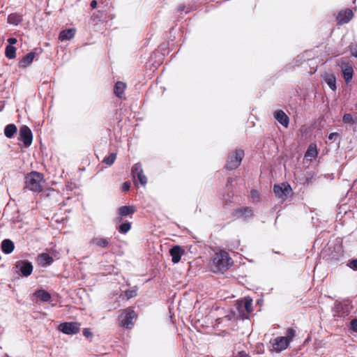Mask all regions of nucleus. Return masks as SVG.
I'll return each mask as SVG.
<instances>
[{"label": "nucleus", "mask_w": 357, "mask_h": 357, "mask_svg": "<svg viewBox=\"0 0 357 357\" xmlns=\"http://www.w3.org/2000/svg\"><path fill=\"white\" fill-rule=\"evenodd\" d=\"M348 266L353 270H357V259L350 260L348 264Z\"/></svg>", "instance_id": "obj_35"}, {"label": "nucleus", "mask_w": 357, "mask_h": 357, "mask_svg": "<svg viewBox=\"0 0 357 357\" xmlns=\"http://www.w3.org/2000/svg\"><path fill=\"white\" fill-rule=\"evenodd\" d=\"M17 132V128L14 123H9L4 128V135L7 138L11 139Z\"/></svg>", "instance_id": "obj_21"}, {"label": "nucleus", "mask_w": 357, "mask_h": 357, "mask_svg": "<svg viewBox=\"0 0 357 357\" xmlns=\"http://www.w3.org/2000/svg\"><path fill=\"white\" fill-rule=\"evenodd\" d=\"M292 189L287 182H283L273 185V192L278 198L285 200L291 195Z\"/></svg>", "instance_id": "obj_4"}, {"label": "nucleus", "mask_w": 357, "mask_h": 357, "mask_svg": "<svg viewBox=\"0 0 357 357\" xmlns=\"http://www.w3.org/2000/svg\"><path fill=\"white\" fill-rule=\"evenodd\" d=\"M324 80L332 91H335L337 89L336 77L335 75L326 73L324 76Z\"/></svg>", "instance_id": "obj_19"}, {"label": "nucleus", "mask_w": 357, "mask_h": 357, "mask_svg": "<svg viewBox=\"0 0 357 357\" xmlns=\"http://www.w3.org/2000/svg\"><path fill=\"white\" fill-rule=\"evenodd\" d=\"M136 317L134 310L130 309L125 310L119 317V321L122 326L130 328L133 325V320Z\"/></svg>", "instance_id": "obj_7"}, {"label": "nucleus", "mask_w": 357, "mask_h": 357, "mask_svg": "<svg viewBox=\"0 0 357 357\" xmlns=\"http://www.w3.org/2000/svg\"><path fill=\"white\" fill-rule=\"evenodd\" d=\"M295 335V331L292 328H289L286 333V337L289 340V342L292 340L293 337Z\"/></svg>", "instance_id": "obj_34"}, {"label": "nucleus", "mask_w": 357, "mask_h": 357, "mask_svg": "<svg viewBox=\"0 0 357 357\" xmlns=\"http://www.w3.org/2000/svg\"><path fill=\"white\" fill-rule=\"evenodd\" d=\"M165 245H169L167 243H165Z\"/></svg>", "instance_id": "obj_50"}, {"label": "nucleus", "mask_w": 357, "mask_h": 357, "mask_svg": "<svg viewBox=\"0 0 357 357\" xmlns=\"http://www.w3.org/2000/svg\"><path fill=\"white\" fill-rule=\"evenodd\" d=\"M239 305L241 307L243 305V307L248 313L252 312V300L249 298H245L243 301H241Z\"/></svg>", "instance_id": "obj_27"}, {"label": "nucleus", "mask_w": 357, "mask_h": 357, "mask_svg": "<svg viewBox=\"0 0 357 357\" xmlns=\"http://www.w3.org/2000/svg\"><path fill=\"white\" fill-rule=\"evenodd\" d=\"M275 253H280L279 251H273Z\"/></svg>", "instance_id": "obj_49"}, {"label": "nucleus", "mask_w": 357, "mask_h": 357, "mask_svg": "<svg viewBox=\"0 0 357 357\" xmlns=\"http://www.w3.org/2000/svg\"><path fill=\"white\" fill-rule=\"evenodd\" d=\"M351 328L357 332V319H354L351 322Z\"/></svg>", "instance_id": "obj_42"}, {"label": "nucleus", "mask_w": 357, "mask_h": 357, "mask_svg": "<svg viewBox=\"0 0 357 357\" xmlns=\"http://www.w3.org/2000/svg\"><path fill=\"white\" fill-rule=\"evenodd\" d=\"M245 153L243 149H236L228 154L227 163L225 168L227 170H234L237 169L244 158Z\"/></svg>", "instance_id": "obj_3"}, {"label": "nucleus", "mask_w": 357, "mask_h": 357, "mask_svg": "<svg viewBox=\"0 0 357 357\" xmlns=\"http://www.w3.org/2000/svg\"><path fill=\"white\" fill-rule=\"evenodd\" d=\"M116 158V153H110L107 156L105 157L102 162L107 165H112L115 162V160Z\"/></svg>", "instance_id": "obj_31"}, {"label": "nucleus", "mask_w": 357, "mask_h": 357, "mask_svg": "<svg viewBox=\"0 0 357 357\" xmlns=\"http://www.w3.org/2000/svg\"><path fill=\"white\" fill-rule=\"evenodd\" d=\"M5 357H10V356H7V355H6Z\"/></svg>", "instance_id": "obj_51"}, {"label": "nucleus", "mask_w": 357, "mask_h": 357, "mask_svg": "<svg viewBox=\"0 0 357 357\" xmlns=\"http://www.w3.org/2000/svg\"><path fill=\"white\" fill-rule=\"evenodd\" d=\"M98 2L96 0H92L90 3V6L92 9H95L97 8Z\"/></svg>", "instance_id": "obj_44"}, {"label": "nucleus", "mask_w": 357, "mask_h": 357, "mask_svg": "<svg viewBox=\"0 0 357 357\" xmlns=\"http://www.w3.org/2000/svg\"><path fill=\"white\" fill-rule=\"evenodd\" d=\"M15 267L22 273V275L25 277L30 275L33 271V266L31 263L26 261H17Z\"/></svg>", "instance_id": "obj_10"}, {"label": "nucleus", "mask_w": 357, "mask_h": 357, "mask_svg": "<svg viewBox=\"0 0 357 357\" xmlns=\"http://www.w3.org/2000/svg\"><path fill=\"white\" fill-rule=\"evenodd\" d=\"M22 20V15L17 13H10L8 16V23L15 26L20 24Z\"/></svg>", "instance_id": "obj_22"}, {"label": "nucleus", "mask_w": 357, "mask_h": 357, "mask_svg": "<svg viewBox=\"0 0 357 357\" xmlns=\"http://www.w3.org/2000/svg\"><path fill=\"white\" fill-rule=\"evenodd\" d=\"M342 122L344 123H348L351 125L356 124L357 118H354L351 114L346 113L342 116Z\"/></svg>", "instance_id": "obj_28"}, {"label": "nucleus", "mask_w": 357, "mask_h": 357, "mask_svg": "<svg viewBox=\"0 0 357 357\" xmlns=\"http://www.w3.org/2000/svg\"><path fill=\"white\" fill-rule=\"evenodd\" d=\"M54 261L53 257H51L47 253H42L38 255L37 261L38 264L41 266H50Z\"/></svg>", "instance_id": "obj_18"}, {"label": "nucleus", "mask_w": 357, "mask_h": 357, "mask_svg": "<svg viewBox=\"0 0 357 357\" xmlns=\"http://www.w3.org/2000/svg\"><path fill=\"white\" fill-rule=\"evenodd\" d=\"M254 193H255V190L252 191V196H254Z\"/></svg>", "instance_id": "obj_48"}, {"label": "nucleus", "mask_w": 357, "mask_h": 357, "mask_svg": "<svg viewBox=\"0 0 357 357\" xmlns=\"http://www.w3.org/2000/svg\"><path fill=\"white\" fill-rule=\"evenodd\" d=\"M109 243H112L109 238L94 237L90 241L91 245L98 246L108 245Z\"/></svg>", "instance_id": "obj_24"}, {"label": "nucleus", "mask_w": 357, "mask_h": 357, "mask_svg": "<svg viewBox=\"0 0 357 357\" xmlns=\"http://www.w3.org/2000/svg\"><path fill=\"white\" fill-rule=\"evenodd\" d=\"M8 43H9L8 45H13L17 43V40L16 38L10 37L7 40Z\"/></svg>", "instance_id": "obj_41"}, {"label": "nucleus", "mask_w": 357, "mask_h": 357, "mask_svg": "<svg viewBox=\"0 0 357 357\" xmlns=\"http://www.w3.org/2000/svg\"><path fill=\"white\" fill-rule=\"evenodd\" d=\"M1 248H2L3 252L5 254H10L13 251L15 247H1Z\"/></svg>", "instance_id": "obj_40"}, {"label": "nucleus", "mask_w": 357, "mask_h": 357, "mask_svg": "<svg viewBox=\"0 0 357 357\" xmlns=\"http://www.w3.org/2000/svg\"><path fill=\"white\" fill-rule=\"evenodd\" d=\"M353 16V11L349 8H347L338 13L337 20L340 24H347L352 19Z\"/></svg>", "instance_id": "obj_13"}, {"label": "nucleus", "mask_w": 357, "mask_h": 357, "mask_svg": "<svg viewBox=\"0 0 357 357\" xmlns=\"http://www.w3.org/2000/svg\"><path fill=\"white\" fill-rule=\"evenodd\" d=\"M130 188V183L128 181H125L122 185V190L124 192H127Z\"/></svg>", "instance_id": "obj_39"}, {"label": "nucleus", "mask_w": 357, "mask_h": 357, "mask_svg": "<svg viewBox=\"0 0 357 357\" xmlns=\"http://www.w3.org/2000/svg\"><path fill=\"white\" fill-rule=\"evenodd\" d=\"M0 245H14V243L9 238L3 239Z\"/></svg>", "instance_id": "obj_38"}, {"label": "nucleus", "mask_w": 357, "mask_h": 357, "mask_svg": "<svg viewBox=\"0 0 357 357\" xmlns=\"http://www.w3.org/2000/svg\"><path fill=\"white\" fill-rule=\"evenodd\" d=\"M43 178V174L37 172H31L25 177L24 188L33 192L41 191L40 181Z\"/></svg>", "instance_id": "obj_2"}, {"label": "nucleus", "mask_w": 357, "mask_h": 357, "mask_svg": "<svg viewBox=\"0 0 357 357\" xmlns=\"http://www.w3.org/2000/svg\"><path fill=\"white\" fill-rule=\"evenodd\" d=\"M233 264V260L228 252L224 250L215 252L211 257L210 268L213 273L224 272Z\"/></svg>", "instance_id": "obj_1"}, {"label": "nucleus", "mask_w": 357, "mask_h": 357, "mask_svg": "<svg viewBox=\"0 0 357 357\" xmlns=\"http://www.w3.org/2000/svg\"><path fill=\"white\" fill-rule=\"evenodd\" d=\"M328 245L329 241L326 239L322 240L321 238H317L314 241L313 245Z\"/></svg>", "instance_id": "obj_32"}, {"label": "nucleus", "mask_w": 357, "mask_h": 357, "mask_svg": "<svg viewBox=\"0 0 357 357\" xmlns=\"http://www.w3.org/2000/svg\"><path fill=\"white\" fill-rule=\"evenodd\" d=\"M273 116L282 126L287 128L289 123V118L282 109H278L274 112Z\"/></svg>", "instance_id": "obj_14"}, {"label": "nucleus", "mask_w": 357, "mask_h": 357, "mask_svg": "<svg viewBox=\"0 0 357 357\" xmlns=\"http://www.w3.org/2000/svg\"><path fill=\"white\" fill-rule=\"evenodd\" d=\"M337 66L341 68L342 75L344 82L348 84L353 79L354 73L353 66L349 62L344 60L338 61Z\"/></svg>", "instance_id": "obj_5"}, {"label": "nucleus", "mask_w": 357, "mask_h": 357, "mask_svg": "<svg viewBox=\"0 0 357 357\" xmlns=\"http://www.w3.org/2000/svg\"><path fill=\"white\" fill-rule=\"evenodd\" d=\"M75 29L73 28H69L62 30L59 35V40H69L73 38L75 35Z\"/></svg>", "instance_id": "obj_17"}, {"label": "nucleus", "mask_w": 357, "mask_h": 357, "mask_svg": "<svg viewBox=\"0 0 357 357\" xmlns=\"http://www.w3.org/2000/svg\"><path fill=\"white\" fill-rule=\"evenodd\" d=\"M234 215L238 218L247 220L254 215V212L251 207L246 206L236 209Z\"/></svg>", "instance_id": "obj_12"}, {"label": "nucleus", "mask_w": 357, "mask_h": 357, "mask_svg": "<svg viewBox=\"0 0 357 357\" xmlns=\"http://www.w3.org/2000/svg\"><path fill=\"white\" fill-rule=\"evenodd\" d=\"M80 324L77 322H65L59 326V331L65 334L73 335L79 332Z\"/></svg>", "instance_id": "obj_9"}, {"label": "nucleus", "mask_w": 357, "mask_h": 357, "mask_svg": "<svg viewBox=\"0 0 357 357\" xmlns=\"http://www.w3.org/2000/svg\"><path fill=\"white\" fill-rule=\"evenodd\" d=\"M126 85L124 82H117L114 87V93L116 97L121 98L126 89Z\"/></svg>", "instance_id": "obj_23"}, {"label": "nucleus", "mask_w": 357, "mask_h": 357, "mask_svg": "<svg viewBox=\"0 0 357 357\" xmlns=\"http://www.w3.org/2000/svg\"><path fill=\"white\" fill-rule=\"evenodd\" d=\"M271 344L272 351L275 352H281L286 349L289 344V340L287 337H277L270 341Z\"/></svg>", "instance_id": "obj_8"}, {"label": "nucleus", "mask_w": 357, "mask_h": 357, "mask_svg": "<svg viewBox=\"0 0 357 357\" xmlns=\"http://www.w3.org/2000/svg\"><path fill=\"white\" fill-rule=\"evenodd\" d=\"M185 251L182 247H172L169 250V254L172 256V261L174 264H177L184 255Z\"/></svg>", "instance_id": "obj_15"}, {"label": "nucleus", "mask_w": 357, "mask_h": 357, "mask_svg": "<svg viewBox=\"0 0 357 357\" xmlns=\"http://www.w3.org/2000/svg\"><path fill=\"white\" fill-rule=\"evenodd\" d=\"M318 155L317 145L314 143H311L309 144L305 155V157H311L312 158H315Z\"/></svg>", "instance_id": "obj_25"}, {"label": "nucleus", "mask_w": 357, "mask_h": 357, "mask_svg": "<svg viewBox=\"0 0 357 357\" xmlns=\"http://www.w3.org/2000/svg\"><path fill=\"white\" fill-rule=\"evenodd\" d=\"M16 47L13 45H7L5 49V55L9 59H13L16 56Z\"/></svg>", "instance_id": "obj_26"}, {"label": "nucleus", "mask_w": 357, "mask_h": 357, "mask_svg": "<svg viewBox=\"0 0 357 357\" xmlns=\"http://www.w3.org/2000/svg\"><path fill=\"white\" fill-rule=\"evenodd\" d=\"M127 299L132 298L137 296V290L136 289H130L126 291L125 294Z\"/></svg>", "instance_id": "obj_33"}, {"label": "nucleus", "mask_w": 357, "mask_h": 357, "mask_svg": "<svg viewBox=\"0 0 357 357\" xmlns=\"http://www.w3.org/2000/svg\"><path fill=\"white\" fill-rule=\"evenodd\" d=\"M83 335L86 337H90L92 336V333L90 332V331L88 328H84L83 330Z\"/></svg>", "instance_id": "obj_43"}, {"label": "nucleus", "mask_w": 357, "mask_h": 357, "mask_svg": "<svg viewBox=\"0 0 357 357\" xmlns=\"http://www.w3.org/2000/svg\"><path fill=\"white\" fill-rule=\"evenodd\" d=\"M131 228V223L130 222L126 221L125 222L121 223L117 227L118 231L121 234H126Z\"/></svg>", "instance_id": "obj_30"}, {"label": "nucleus", "mask_w": 357, "mask_h": 357, "mask_svg": "<svg viewBox=\"0 0 357 357\" xmlns=\"http://www.w3.org/2000/svg\"><path fill=\"white\" fill-rule=\"evenodd\" d=\"M18 139L21 141L25 147H29L33 141V134L27 126H22L20 128Z\"/></svg>", "instance_id": "obj_6"}, {"label": "nucleus", "mask_w": 357, "mask_h": 357, "mask_svg": "<svg viewBox=\"0 0 357 357\" xmlns=\"http://www.w3.org/2000/svg\"><path fill=\"white\" fill-rule=\"evenodd\" d=\"M136 211V208L133 206H123L118 208L117 213L120 216L118 220L120 221L123 217L132 215Z\"/></svg>", "instance_id": "obj_16"}, {"label": "nucleus", "mask_w": 357, "mask_h": 357, "mask_svg": "<svg viewBox=\"0 0 357 357\" xmlns=\"http://www.w3.org/2000/svg\"><path fill=\"white\" fill-rule=\"evenodd\" d=\"M328 138V140L333 141V140H335L337 138H338L340 139V134L337 132H331L329 134Z\"/></svg>", "instance_id": "obj_36"}, {"label": "nucleus", "mask_w": 357, "mask_h": 357, "mask_svg": "<svg viewBox=\"0 0 357 357\" xmlns=\"http://www.w3.org/2000/svg\"><path fill=\"white\" fill-rule=\"evenodd\" d=\"M36 296L42 301H48L51 298L50 294L44 290L37 291Z\"/></svg>", "instance_id": "obj_29"}, {"label": "nucleus", "mask_w": 357, "mask_h": 357, "mask_svg": "<svg viewBox=\"0 0 357 357\" xmlns=\"http://www.w3.org/2000/svg\"><path fill=\"white\" fill-rule=\"evenodd\" d=\"M34 57H35V52H29L19 62V66L22 67V68L27 67L33 62Z\"/></svg>", "instance_id": "obj_20"}, {"label": "nucleus", "mask_w": 357, "mask_h": 357, "mask_svg": "<svg viewBox=\"0 0 357 357\" xmlns=\"http://www.w3.org/2000/svg\"><path fill=\"white\" fill-rule=\"evenodd\" d=\"M132 174L134 177L136 176L142 185H145L147 183V178L143 173L142 165L139 163L135 164L131 169Z\"/></svg>", "instance_id": "obj_11"}, {"label": "nucleus", "mask_w": 357, "mask_h": 357, "mask_svg": "<svg viewBox=\"0 0 357 357\" xmlns=\"http://www.w3.org/2000/svg\"><path fill=\"white\" fill-rule=\"evenodd\" d=\"M185 8V6H179V10H183Z\"/></svg>", "instance_id": "obj_47"}, {"label": "nucleus", "mask_w": 357, "mask_h": 357, "mask_svg": "<svg viewBox=\"0 0 357 357\" xmlns=\"http://www.w3.org/2000/svg\"><path fill=\"white\" fill-rule=\"evenodd\" d=\"M351 54L352 56L357 58V45L350 47Z\"/></svg>", "instance_id": "obj_37"}, {"label": "nucleus", "mask_w": 357, "mask_h": 357, "mask_svg": "<svg viewBox=\"0 0 357 357\" xmlns=\"http://www.w3.org/2000/svg\"><path fill=\"white\" fill-rule=\"evenodd\" d=\"M233 181H234V178H231V177L228 178H227V185L231 184Z\"/></svg>", "instance_id": "obj_46"}, {"label": "nucleus", "mask_w": 357, "mask_h": 357, "mask_svg": "<svg viewBox=\"0 0 357 357\" xmlns=\"http://www.w3.org/2000/svg\"><path fill=\"white\" fill-rule=\"evenodd\" d=\"M238 357H250L248 354H247L245 352L241 351L238 354Z\"/></svg>", "instance_id": "obj_45"}]
</instances>
